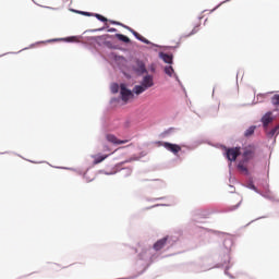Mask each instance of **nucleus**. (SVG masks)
<instances>
[{"label":"nucleus","instance_id":"obj_1","mask_svg":"<svg viewBox=\"0 0 279 279\" xmlns=\"http://www.w3.org/2000/svg\"><path fill=\"white\" fill-rule=\"evenodd\" d=\"M151 86H154V76L146 75L143 77L141 85H136L133 88V93H135V95H143V93L151 88Z\"/></svg>","mask_w":279,"mask_h":279},{"label":"nucleus","instance_id":"obj_2","mask_svg":"<svg viewBox=\"0 0 279 279\" xmlns=\"http://www.w3.org/2000/svg\"><path fill=\"white\" fill-rule=\"evenodd\" d=\"M256 156V147L255 146H246L244 147L243 154H242V160L244 162H250L254 157Z\"/></svg>","mask_w":279,"mask_h":279},{"label":"nucleus","instance_id":"obj_3","mask_svg":"<svg viewBox=\"0 0 279 279\" xmlns=\"http://www.w3.org/2000/svg\"><path fill=\"white\" fill-rule=\"evenodd\" d=\"M241 156V148L240 147H234V148H226V157L230 162H234L236 158Z\"/></svg>","mask_w":279,"mask_h":279},{"label":"nucleus","instance_id":"obj_4","mask_svg":"<svg viewBox=\"0 0 279 279\" xmlns=\"http://www.w3.org/2000/svg\"><path fill=\"white\" fill-rule=\"evenodd\" d=\"M120 94L122 97V101H130V99H132V97H134V93H132V90L128 89V87L125 86V84H121L120 85Z\"/></svg>","mask_w":279,"mask_h":279},{"label":"nucleus","instance_id":"obj_5","mask_svg":"<svg viewBox=\"0 0 279 279\" xmlns=\"http://www.w3.org/2000/svg\"><path fill=\"white\" fill-rule=\"evenodd\" d=\"M162 147H165V149H167L168 151H171L174 155L180 154V151H182V146L178 145V144H172L169 142H163Z\"/></svg>","mask_w":279,"mask_h":279},{"label":"nucleus","instance_id":"obj_6","mask_svg":"<svg viewBox=\"0 0 279 279\" xmlns=\"http://www.w3.org/2000/svg\"><path fill=\"white\" fill-rule=\"evenodd\" d=\"M106 140L108 141V143H112L113 145H125V143H129L128 140L121 141L112 134H107Z\"/></svg>","mask_w":279,"mask_h":279},{"label":"nucleus","instance_id":"obj_7","mask_svg":"<svg viewBox=\"0 0 279 279\" xmlns=\"http://www.w3.org/2000/svg\"><path fill=\"white\" fill-rule=\"evenodd\" d=\"M167 241H169V236H165L160 240H158L155 244H154V251L155 252H160V250H162L165 247V245H167Z\"/></svg>","mask_w":279,"mask_h":279},{"label":"nucleus","instance_id":"obj_8","mask_svg":"<svg viewBox=\"0 0 279 279\" xmlns=\"http://www.w3.org/2000/svg\"><path fill=\"white\" fill-rule=\"evenodd\" d=\"M108 156H110V154H107V155H104V154L93 155L92 158L94 160V165H100V162H104V160H106V158H108Z\"/></svg>","mask_w":279,"mask_h":279},{"label":"nucleus","instance_id":"obj_9","mask_svg":"<svg viewBox=\"0 0 279 279\" xmlns=\"http://www.w3.org/2000/svg\"><path fill=\"white\" fill-rule=\"evenodd\" d=\"M271 121H274V118L271 117V112H267L262 118V123H263L264 128H267V125H269V123H271Z\"/></svg>","mask_w":279,"mask_h":279},{"label":"nucleus","instance_id":"obj_10","mask_svg":"<svg viewBox=\"0 0 279 279\" xmlns=\"http://www.w3.org/2000/svg\"><path fill=\"white\" fill-rule=\"evenodd\" d=\"M130 32L135 36L137 40H141V43H144L145 45H149V41L147 38L143 37L141 34H138L136 31L130 28Z\"/></svg>","mask_w":279,"mask_h":279},{"label":"nucleus","instance_id":"obj_11","mask_svg":"<svg viewBox=\"0 0 279 279\" xmlns=\"http://www.w3.org/2000/svg\"><path fill=\"white\" fill-rule=\"evenodd\" d=\"M130 32L135 36L137 40H141V43H144L145 45H149V41L147 38L143 37L141 34H138L136 31L130 28Z\"/></svg>","mask_w":279,"mask_h":279},{"label":"nucleus","instance_id":"obj_12","mask_svg":"<svg viewBox=\"0 0 279 279\" xmlns=\"http://www.w3.org/2000/svg\"><path fill=\"white\" fill-rule=\"evenodd\" d=\"M160 58L163 60V62H166V64H173V56L161 52Z\"/></svg>","mask_w":279,"mask_h":279},{"label":"nucleus","instance_id":"obj_13","mask_svg":"<svg viewBox=\"0 0 279 279\" xmlns=\"http://www.w3.org/2000/svg\"><path fill=\"white\" fill-rule=\"evenodd\" d=\"M136 65L137 73H147V69L145 68V63H143V61H136Z\"/></svg>","mask_w":279,"mask_h":279},{"label":"nucleus","instance_id":"obj_14","mask_svg":"<svg viewBox=\"0 0 279 279\" xmlns=\"http://www.w3.org/2000/svg\"><path fill=\"white\" fill-rule=\"evenodd\" d=\"M247 161L245 160H241L239 163H238V169H240V171H243V173H247V166H245Z\"/></svg>","mask_w":279,"mask_h":279},{"label":"nucleus","instance_id":"obj_15","mask_svg":"<svg viewBox=\"0 0 279 279\" xmlns=\"http://www.w3.org/2000/svg\"><path fill=\"white\" fill-rule=\"evenodd\" d=\"M256 131V126H250L245 132H244V136L247 138L250 136H253L254 132Z\"/></svg>","mask_w":279,"mask_h":279},{"label":"nucleus","instance_id":"obj_16","mask_svg":"<svg viewBox=\"0 0 279 279\" xmlns=\"http://www.w3.org/2000/svg\"><path fill=\"white\" fill-rule=\"evenodd\" d=\"M116 37L118 38V40H121L122 43H130V38L123 34H116Z\"/></svg>","mask_w":279,"mask_h":279},{"label":"nucleus","instance_id":"obj_17","mask_svg":"<svg viewBox=\"0 0 279 279\" xmlns=\"http://www.w3.org/2000/svg\"><path fill=\"white\" fill-rule=\"evenodd\" d=\"M271 104L272 106H277L279 108V95L276 94L271 97Z\"/></svg>","mask_w":279,"mask_h":279},{"label":"nucleus","instance_id":"obj_18","mask_svg":"<svg viewBox=\"0 0 279 279\" xmlns=\"http://www.w3.org/2000/svg\"><path fill=\"white\" fill-rule=\"evenodd\" d=\"M165 73H166V75H169V77H171V75H173V66H171V65L166 66Z\"/></svg>","mask_w":279,"mask_h":279},{"label":"nucleus","instance_id":"obj_19","mask_svg":"<svg viewBox=\"0 0 279 279\" xmlns=\"http://www.w3.org/2000/svg\"><path fill=\"white\" fill-rule=\"evenodd\" d=\"M279 132V125L275 126L269 133L268 136H276V134Z\"/></svg>","mask_w":279,"mask_h":279},{"label":"nucleus","instance_id":"obj_20","mask_svg":"<svg viewBox=\"0 0 279 279\" xmlns=\"http://www.w3.org/2000/svg\"><path fill=\"white\" fill-rule=\"evenodd\" d=\"M111 93H113V94L119 93V84L113 83V84L111 85Z\"/></svg>","mask_w":279,"mask_h":279},{"label":"nucleus","instance_id":"obj_21","mask_svg":"<svg viewBox=\"0 0 279 279\" xmlns=\"http://www.w3.org/2000/svg\"><path fill=\"white\" fill-rule=\"evenodd\" d=\"M96 19H98V21H101V23H108V19L104 17V15L101 14H96Z\"/></svg>","mask_w":279,"mask_h":279},{"label":"nucleus","instance_id":"obj_22","mask_svg":"<svg viewBox=\"0 0 279 279\" xmlns=\"http://www.w3.org/2000/svg\"><path fill=\"white\" fill-rule=\"evenodd\" d=\"M197 32H199L198 27H194V29H192L191 34H189V36H193L194 34H197Z\"/></svg>","mask_w":279,"mask_h":279},{"label":"nucleus","instance_id":"obj_23","mask_svg":"<svg viewBox=\"0 0 279 279\" xmlns=\"http://www.w3.org/2000/svg\"><path fill=\"white\" fill-rule=\"evenodd\" d=\"M111 23H112V25H121V23L114 22V21H112Z\"/></svg>","mask_w":279,"mask_h":279},{"label":"nucleus","instance_id":"obj_24","mask_svg":"<svg viewBox=\"0 0 279 279\" xmlns=\"http://www.w3.org/2000/svg\"><path fill=\"white\" fill-rule=\"evenodd\" d=\"M108 32H117V28H109Z\"/></svg>","mask_w":279,"mask_h":279},{"label":"nucleus","instance_id":"obj_25","mask_svg":"<svg viewBox=\"0 0 279 279\" xmlns=\"http://www.w3.org/2000/svg\"><path fill=\"white\" fill-rule=\"evenodd\" d=\"M105 151H110V147L105 146Z\"/></svg>","mask_w":279,"mask_h":279},{"label":"nucleus","instance_id":"obj_26","mask_svg":"<svg viewBox=\"0 0 279 279\" xmlns=\"http://www.w3.org/2000/svg\"><path fill=\"white\" fill-rule=\"evenodd\" d=\"M85 16H90V13L83 12Z\"/></svg>","mask_w":279,"mask_h":279}]
</instances>
